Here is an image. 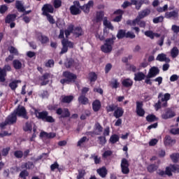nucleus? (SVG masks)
Wrapping results in <instances>:
<instances>
[{"label":"nucleus","instance_id":"25","mask_svg":"<svg viewBox=\"0 0 179 179\" xmlns=\"http://www.w3.org/2000/svg\"><path fill=\"white\" fill-rule=\"evenodd\" d=\"M145 78H146V76L142 72L136 73L134 74V80L136 82H141V80H143Z\"/></svg>","mask_w":179,"mask_h":179},{"label":"nucleus","instance_id":"55","mask_svg":"<svg viewBox=\"0 0 179 179\" xmlns=\"http://www.w3.org/2000/svg\"><path fill=\"white\" fill-rule=\"evenodd\" d=\"M14 156L17 157V159H22L23 157V152L20 150L15 151Z\"/></svg>","mask_w":179,"mask_h":179},{"label":"nucleus","instance_id":"5","mask_svg":"<svg viewBox=\"0 0 179 179\" xmlns=\"http://www.w3.org/2000/svg\"><path fill=\"white\" fill-rule=\"evenodd\" d=\"M16 121H17V117L15 115L14 112H13V113L6 118L4 122L0 124V128H1V129H4L6 125H13V124H15Z\"/></svg>","mask_w":179,"mask_h":179},{"label":"nucleus","instance_id":"9","mask_svg":"<svg viewBox=\"0 0 179 179\" xmlns=\"http://www.w3.org/2000/svg\"><path fill=\"white\" fill-rule=\"evenodd\" d=\"M171 98V95L169 93H166L165 94H163V93H159L158 95V99H159V100L162 101L163 107L167 106V101H169Z\"/></svg>","mask_w":179,"mask_h":179},{"label":"nucleus","instance_id":"33","mask_svg":"<svg viewBox=\"0 0 179 179\" xmlns=\"http://www.w3.org/2000/svg\"><path fill=\"white\" fill-rule=\"evenodd\" d=\"M23 129L24 131H25V132H31V129H33V122H27V123H25Z\"/></svg>","mask_w":179,"mask_h":179},{"label":"nucleus","instance_id":"30","mask_svg":"<svg viewBox=\"0 0 179 179\" xmlns=\"http://www.w3.org/2000/svg\"><path fill=\"white\" fill-rule=\"evenodd\" d=\"M78 103H80V104L86 105L89 103V99L86 97L85 94H81L78 97Z\"/></svg>","mask_w":179,"mask_h":179},{"label":"nucleus","instance_id":"38","mask_svg":"<svg viewBox=\"0 0 179 179\" xmlns=\"http://www.w3.org/2000/svg\"><path fill=\"white\" fill-rule=\"evenodd\" d=\"M15 7L19 12H24V7L23 6V3L20 1H15Z\"/></svg>","mask_w":179,"mask_h":179},{"label":"nucleus","instance_id":"39","mask_svg":"<svg viewBox=\"0 0 179 179\" xmlns=\"http://www.w3.org/2000/svg\"><path fill=\"white\" fill-rule=\"evenodd\" d=\"M110 85L112 87V89H117L118 88V86H120V83H118V80L113 78L110 80Z\"/></svg>","mask_w":179,"mask_h":179},{"label":"nucleus","instance_id":"24","mask_svg":"<svg viewBox=\"0 0 179 179\" xmlns=\"http://www.w3.org/2000/svg\"><path fill=\"white\" fill-rule=\"evenodd\" d=\"M36 37L39 41L42 43V44H45V43H48V37L45 36H43V34L40 32L36 34Z\"/></svg>","mask_w":179,"mask_h":179},{"label":"nucleus","instance_id":"34","mask_svg":"<svg viewBox=\"0 0 179 179\" xmlns=\"http://www.w3.org/2000/svg\"><path fill=\"white\" fill-rule=\"evenodd\" d=\"M95 135H100L101 132H103V127L99 123H96L94 126V131Z\"/></svg>","mask_w":179,"mask_h":179},{"label":"nucleus","instance_id":"19","mask_svg":"<svg viewBox=\"0 0 179 179\" xmlns=\"http://www.w3.org/2000/svg\"><path fill=\"white\" fill-rule=\"evenodd\" d=\"M19 83H22V81L20 80H14L8 84V86L11 89V90L15 92V90L17 89V85H19Z\"/></svg>","mask_w":179,"mask_h":179},{"label":"nucleus","instance_id":"44","mask_svg":"<svg viewBox=\"0 0 179 179\" xmlns=\"http://www.w3.org/2000/svg\"><path fill=\"white\" fill-rule=\"evenodd\" d=\"M139 20H141V18L138 16L134 20H127V24H129L130 26H136L138 23H139Z\"/></svg>","mask_w":179,"mask_h":179},{"label":"nucleus","instance_id":"45","mask_svg":"<svg viewBox=\"0 0 179 179\" xmlns=\"http://www.w3.org/2000/svg\"><path fill=\"white\" fill-rule=\"evenodd\" d=\"M131 3L133 5L136 6V9H137L138 10H139V9H141V6H142V1H141V0H139V1L131 0Z\"/></svg>","mask_w":179,"mask_h":179},{"label":"nucleus","instance_id":"12","mask_svg":"<svg viewBox=\"0 0 179 179\" xmlns=\"http://www.w3.org/2000/svg\"><path fill=\"white\" fill-rule=\"evenodd\" d=\"M43 15H50L49 13H54V7L51 4H44L42 8Z\"/></svg>","mask_w":179,"mask_h":179},{"label":"nucleus","instance_id":"57","mask_svg":"<svg viewBox=\"0 0 179 179\" xmlns=\"http://www.w3.org/2000/svg\"><path fill=\"white\" fill-rule=\"evenodd\" d=\"M167 9H169V6L167 4L164 5L163 7H158L157 8V12L159 13H163V12H166V10H167Z\"/></svg>","mask_w":179,"mask_h":179},{"label":"nucleus","instance_id":"18","mask_svg":"<svg viewBox=\"0 0 179 179\" xmlns=\"http://www.w3.org/2000/svg\"><path fill=\"white\" fill-rule=\"evenodd\" d=\"M164 143L165 146H173V145L176 144V140L171 138L170 136H166L164 138Z\"/></svg>","mask_w":179,"mask_h":179},{"label":"nucleus","instance_id":"59","mask_svg":"<svg viewBox=\"0 0 179 179\" xmlns=\"http://www.w3.org/2000/svg\"><path fill=\"white\" fill-rule=\"evenodd\" d=\"M117 108V106L111 104L106 107V110L108 111V113H111V111H114V110H115Z\"/></svg>","mask_w":179,"mask_h":179},{"label":"nucleus","instance_id":"14","mask_svg":"<svg viewBox=\"0 0 179 179\" xmlns=\"http://www.w3.org/2000/svg\"><path fill=\"white\" fill-rule=\"evenodd\" d=\"M165 17L166 19H178V10H176L171 12H166L165 13Z\"/></svg>","mask_w":179,"mask_h":179},{"label":"nucleus","instance_id":"29","mask_svg":"<svg viewBox=\"0 0 179 179\" xmlns=\"http://www.w3.org/2000/svg\"><path fill=\"white\" fill-rule=\"evenodd\" d=\"M149 15H150V9L146 8L138 13V17L143 19V17H146V16H149Z\"/></svg>","mask_w":179,"mask_h":179},{"label":"nucleus","instance_id":"62","mask_svg":"<svg viewBox=\"0 0 179 179\" xmlns=\"http://www.w3.org/2000/svg\"><path fill=\"white\" fill-rule=\"evenodd\" d=\"M62 44L63 45V48H62V51L60 52V55H62V54H65V52H68V48L65 45V43L62 41Z\"/></svg>","mask_w":179,"mask_h":179},{"label":"nucleus","instance_id":"42","mask_svg":"<svg viewBox=\"0 0 179 179\" xmlns=\"http://www.w3.org/2000/svg\"><path fill=\"white\" fill-rule=\"evenodd\" d=\"M104 16V13L103 11L98 12L96 13V17L95 19V22L96 23H100L101 20H103V17Z\"/></svg>","mask_w":179,"mask_h":179},{"label":"nucleus","instance_id":"2","mask_svg":"<svg viewBox=\"0 0 179 179\" xmlns=\"http://www.w3.org/2000/svg\"><path fill=\"white\" fill-rule=\"evenodd\" d=\"M34 114L38 120H42L45 122H55V120L52 116L48 115L46 110L39 112L38 110L34 109Z\"/></svg>","mask_w":179,"mask_h":179},{"label":"nucleus","instance_id":"40","mask_svg":"<svg viewBox=\"0 0 179 179\" xmlns=\"http://www.w3.org/2000/svg\"><path fill=\"white\" fill-rule=\"evenodd\" d=\"M16 19V15L11 14L8 15L6 18V23H12V22H15Z\"/></svg>","mask_w":179,"mask_h":179},{"label":"nucleus","instance_id":"11","mask_svg":"<svg viewBox=\"0 0 179 179\" xmlns=\"http://www.w3.org/2000/svg\"><path fill=\"white\" fill-rule=\"evenodd\" d=\"M172 173H179V166L178 165H170L166 169V174L169 177L173 176Z\"/></svg>","mask_w":179,"mask_h":179},{"label":"nucleus","instance_id":"41","mask_svg":"<svg viewBox=\"0 0 179 179\" xmlns=\"http://www.w3.org/2000/svg\"><path fill=\"white\" fill-rule=\"evenodd\" d=\"M21 168L22 169H34V164L31 162H28L27 163H24L22 164Z\"/></svg>","mask_w":179,"mask_h":179},{"label":"nucleus","instance_id":"50","mask_svg":"<svg viewBox=\"0 0 179 179\" xmlns=\"http://www.w3.org/2000/svg\"><path fill=\"white\" fill-rule=\"evenodd\" d=\"M85 174H86V171L85 169L78 170V175L77 176V179H81L85 177Z\"/></svg>","mask_w":179,"mask_h":179},{"label":"nucleus","instance_id":"28","mask_svg":"<svg viewBox=\"0 0 179 179\" xmlns=\"http://www.w3.org/2000/svg\"><path fill=\"white\" fill-rule=\"evenodd\" d=\"M122 85L124 87H132V85H134V81L131 80L130 78H126L122 80Z\"/></svg>","mask_w":179,"mask_h":179},{"label":"nucleus","instance_id":"8","mask_svg":"<svg viewBox=\"0 0 179 179\" xmlns=\"http://www.w3.org/2000/svg\"><path fill=\"white\" fill-rule=\"evenodd\" d=\"M121 170L123 174H129V162L125 158H123L121 162Z\"/></svg>","mask_w":179,"mask_h":179},{"label":"nucleus","instance_id":"21","mask_svg":"<svg viewBox=\"0 0 179 179\" xmlns=\"http://www.w3.org/2000/svg\"><path fill=\"white\" fill-rule=\"evenodd\" d=\"M56 135L55 133H47L45 131H41L40 134L41 138H46L47 139H52V138H55Z\"/></svg>","mask_w":179,"mask_h":179},{"label":"nucleus","instance_id":"15","mask_svg":"<svg viewBox=\"0 0 179 179\" xmlns=\"http://www.w3.org/2000/svg\"><path fill=\"white\" fill-rule=\"evenodd\" d=\"M173 117H176V113L171 109H167L165 113L162 115V118L164 120H169V118H173Z\"/></svg>","mask_w":179,"mask_h":179},{"label":"nucleus","instance_id":"26","mask_svg":"<svg viewBox=\"0 0 179 179\" xmlns=\"http://www.w3.org/2000/svg\"><path fill=\"white\" fill-rule=\"evenodd\" d=\"M101 107V102L100 100L96 99L92 102V108L94 111H99Z\"/></svg>","mask_w":179,"mask_h":179},{"label":"nucleus","instance_id":"36","mask_svg":"<svg viewBox=\"0 0 179 179\" xmlns=\"http://www.w3.org/2000/svg\"><path fill=\"white\" fill-rule=\"evenodd\" d=\"M13 65L15 69H21L22 66H23V64L20 60L15 59L13 62Z\"/></svg>","mask_w":179,"mask_h":179},{"label":"nucleus","instance_id":"17","mask_svg":"<svg viewBox=\"0 0 179 179\" xmlns=\"http://www.w3.org/2000/svg\"><path fill=\"white\" fill-rule=\"evenodd\" d=\"M144 34L145 36H146V37H149V38H151V40H153L155 37H156L157 38H159V37H160V34L155 33L150 30L145 31Z\"/></svg>","mask_w":179,"mask_h":179},{"label":"nucleus","instance_id":"49","mask_svg":"<svg viewBox=\"0 0 179 179\" xmlns=\"http://www.w3.org/2000/svg\"><path fill=\"white\" fill-rule=\"evenodd\" d=\"M146 120L148 122H155V121H156V120H157V118L154 115H148L146 117Z\"/></svg>","mask_w":179,"mask_h":179},{"label":"nucleus","instance_id":"53","mask_svg":"<svg viewBox=\"0 0 179 179\" xmlns=\"http://www.w3.org/2000/svg\"><path fill=\"white\" fill-rule=\"evenodd\" d=\"M147 169L149 173H153V171H156V170H157V166L155 164H151L148 166Z\"/></svg>","mask_w":179,"mask_h":179},{"label":"nucleus","instance_id":"52","mask_svg":"<svg viewBox=\"0 0 179 179\" xmlns=\"http://www.w3.org/2000/svg\"><path fill=\"white\" fill-rule=\"evenodd\" d=\"M62 43H65V45L68 48L69 47V48H73V43L66 40V39H63L62 41Z\"/></svg>","mask_w":179,"mask_h":179},{"label":"nucleus","instance_id":"16","mask_svg":"<svg viewBox=\"0 0 179 179\" xmlns=\"http://www.w3.org/2000/svg\"><path fill=\"white\" fill-rule=\"evenodd\" d=\"M159 72L160 71L157 67H152L150 69L148 75L150 78H155V76H157V75H159Z\"/></svg>","mask_w":179,"mask_h":179},{"label":"nucleus","instance_id":"31","mask_svg":"<svg viewBox=\"0 0 179 179\" xmlns=\"http://www.w3.org/2000/svg\"><path fill=\"white\" fill-rule=\"evenodd\" d=\"M95 37L96 38H99V40H100L101 41H103L104 40V36H103V34L101 32V29L97 28L95 31Z\"/></svg>","mask_w":179,"mask_h":179},{"label":"nucleus","instance_id":"51","mask_svg":"<svg viewBox=\"0 0 179 179\" xmlns=\"http://www.w3.org/2000/svg\"><path fill=\"white\" fill-rule=\"evenodd\" d=\"M171 160L173 162V163H177V161L179 160V154L175 153L172 154L170 156Z\"/></svg>","mask_w":179,"mask_h":179},{"label":"nucleus","instance_id":"27","mask_svg":"<svg viewBox=\"0 0 179 179\" xmlns=\"http://www.w3.org/2000/svg\"><path fill=\"white\" fill-rule=\"evenodd\" d=\"M114 14L118 15L114 18L113 22H121V19H122V15L124 14V11H122V10H117L115 11Z\"/></svg>","mask_w":179,"mask_h":179},{"label":"nucleus","instance_id":"23","mask_svg":"<svg viewBox=\"0 0 179 179\" xmlns=\"http://www.w3.org/2000/svg\"><path fill=\"white\" fill-rule=\"evenodd\" d=\"M114 117L115 118H120V117H122L124 115V109L121 107H117L113 113Z\"/></svg>","mask_w":179,"mask_h":179},{"label":"nucleus","instance_id":"22","mask_svg":"<svg viewBox=\"0 0 179 179\" xmlns=\"http://www.w3.org/2000/svg\"><path fill=\"white\" fill-rule=\"evenodd\" d=\"M157 61H159L160 62H169L170 59L167 57V55L164 53L159 54L157 57Z\"/></svg>","mask_w":179,"mask_h":179},{"label":"nucleus","instance_id":"56","mask_svg":"<svg viewBox=\"0 0 179 179\" xmlns=\"http://www.w3.org/2000/svg\"><path fill=\"white\" fill-rule=\"evenodd\" d=\"M103 24L107 27L108 29H110V30H113L114 29V27L111 24V22H110L107 20H103Z\"/></svg>","mask_w":179,"mask_h":179},{"label":"nucleus","instance_id":"35","mask_svg":"<svg viewBox=\"0 0 179 179\" xmlns=\"http://www.w3.org/2000/svg\"><path fill=\"white\" fill-rule=\"evenodd\" d=\"M97 173L102 178H104L107 176V169L106 167H102L99 169H97Z\"/></svg>","mask_w":179,"mask_h":179},{"label":"nucleus","instance_id":"63","mask_svg":"<svg viewBox=\"0 0 179 179\" xmlns=\"http://www.w3.org/2000/svg\"><path fill=\"white\" fill-rule=\"evenodd\" d=\"M57 26L59 29H62L63 27H65V22L63 20H58L57 22Z\"/></svg>","mask_w":179,"mask_h":179},{"label":"nucleus","instance_id":"7","mask_svg":"<svg viewBox=\"0 0 179 179\" xmlns=\"http://www.w3.org/2000/svg\"><path fill=\"white\" fill-rule=\"evenodd\" d=\"M80 3L78 1H76L73 2V5L71 6L70 10L71 15H79L80 13Z\"/></svg>","mask_w":179,"mask_h":179},{"label":"nucleus","instance_id":"37","mask_svg":"<svg viewBox=\"0 0 179 179\" xmlns=\"http://www.w3.org/2000/svg\"><path fill=\"white\" fill-rule=\"evenodd\" d=\"M178 55H179L178 48L173 47L171 50V57H172V58H177V57H178Z\"/></svg>","mask_w":179,"mask_h":179},{"label":"nucleus","instance_id":"32","mask_svg":"<svg viewBox=\"0 0 179 179\" xmlns=\"http://www.w3.org/2000/svg\"><path fill=\"white\" fill-rule=\"evenodd\" d=\"M61 100H62V103H71V101H72V100H73V96H71V95H70V96L63 95L61 97Z\"/></svg>","mask_w":179,"mask_h":179},{"label":"nucleus","instance_id":"60","mask_svg":"<svg viewBox=\"0 0 179 179\" xmlns=\"http://www.w3.org/2000/svg\"><path fill=\"white\" fill-rule=\"evenodd\" d=\"M9 51L10 54H14L15 55H19V52H17V49H16L15 47L11 46L9 48Z\"/></svg>","mask_w":179,"mask_h":179},{"label":"nucleus","instance_id":"64","mask_svg":"<svg viewBox=\"0 0 179 179\" xmlns=\"http://www.w3.org/2000/svg\"><path fill=\"white\" fill-rule=\"evenodd\" d=\"M171 30L172 31H173V33H176L177 34L178 33H179V26L172 25Z\"/></svg>","mask_w":179,"mask_h":179},{"label":"nucleus","instance_id":"4","mask_svg":"<svg viewBox=\"0 0 179 179\" xmlns=\"http://www.w3.org/2000/svg\"><path fill=\"white\" fill-rule=\"evenodd\" d=\"M63 79L60 80V83L64 85L65 83L69 84L72 83V82H75L78 76L76 74H73L71 71H64L63 72Z\"/></svg>","mask_w":179,"mask_h":179},{"label":"nucleus","instance_id":"13","mask_svg":"<svg viewBox=\"0 0 179 179\" xmlns=\"http://www.w3.org/2000/svg\"><path fill=\"white\" fill-rule=\"evenodd\" d=\"M143 107V102H136V113L139 117H143L145 115V110L142 108Z\"/></svg>","mask_w":179,"mask_h":179},{"label":"nucleus","instance_id":"3","mask_svg":"<svg viewBox=\"0 0 179 179\" xmlns=\"http://www.w3.org/2000/svg\"><path fill=\"white\" fill-rule=\"evenodd\" d=\"M115 38V36H113L112 38L106 39L104 44L101 47V51L105 54L111 52V51H113V46L114 45V41Z\"/></svg>","mask_w":179,"mask_h":179},{"label":"nucleus","instance_id":"47","mask_svg":"<svg viewBox=\"0 0 179 179\" xmlns=\"http://www.w3.org/2000/svg\"><path fill=\"white\" fill-rule=\"evenodd\" d=\"M124 37H127V34L125 33V31L120 29L117 32V38L119 39L124 38Z\"/></svg>","mask_w":179,"mask_h":179},{"label":"nucleus","instance_id":"1","mask_svg":"<svg viewBox=\"0 0 179 179\" xmlns=\"http://www.w3.org/2000/svg\"><path fill=\"white\" fill-rule=\"evenodd\" d=\"M64 33L66 37H69L71 33H73L76 37H80V36H83V29H82L80 27H73V24H71L68 26Z\"/></svg>","mask_w":179,"mask_h":179},{"label":"nucleus","instance_id":"54","mask_svg":"<svg viewBox=\"0 0 179 179\" xmlns=\"http://www.w3.org/2000/svg\"><path fill=\"white\" fill-rule=\"evenodd\" d=\"M53 5L55 9H58V8H61L62 5V1L61 0H55L53 2Z\"/></svg>","mask_w":179,"mask_h":179},{"label":"nucleus","instance_id":"10","mask_svg":"<svg viewBox=\"0 0 179 179\" xmlns=\"http://www.w3.org/2000/svg\"><path fill=\"white\" fill-rule=\"evenodd\" d=\"M56 113L57 115H61L60 118H67L71 116V113H69V110L68 108H58L56 110Z\"/></svg>","mask_w":179,"mask_h":179},{"label":"nucleus","instance_id":"61","mask_svg":"<svg viewBox=\"0 0 179 179\" xmlns=\"http://www.w3.org/2000/svg\"><path fill=\"white\" fill-rule=\"evenodd\" d=\"M164 19V16H159L158 17H155L153 19V23H160L163 22Z\"/></svg>","mask_w":179,"mask_h":179},{"label":"nucleus","instance_id":"6","mask_svg":"<svg viewBox=\"0 0 179 179\" xmlns=\"http://www.w3.org/2000/svg\"><path fill=\"white\" fill-rule=\"evenodd\" d=\"M13 113L15 115H17L18 117H22L25 120H29V116H27V111L26 110V108L24 106H19L17 108H16L13 111Z\"/></svg>","mask_w":179,"mask_h":179},{"label":"nucleus","instance_id":"46","mask_svg":"<svg viewBox=\"0 0 179 179\" xmlns=\"http://www.w3.org/2000/svg\"><path fill=\"white\" fill-rule=\"evenodd\" d=\"M109 141L112 143H117V142L120 141V136H118L117 134L112 135Z\"/></svg>","mask_w":179,"mask_h":179},{"label":"nucleus","instance_id":"43","mask_svg":"<svg viewBox=\"0 0 179 179\" xmlns=\"http://www.w3.org/2000/svg\"><path fill=\"white\" fill-rule=\"evenodd\" d=\"M6 76V71H5V70H3V69L0 68V82H5V80H6V79L5 78V77Z\"/></svg>","mask_w":179,"mask_h":179},{"label":"nucleus","instance_id":"20","mask_svg":"<svg viewBox=\"0 0 179 179\" xmlns=\"http://www.w3.org/2000/svg\"><path fill=\"white\" fill-rule=\"evenodd\" d=\"M93 1H90L87 4L81 6L82 10H83L85 13H89V12H90V8L93 6Z\"/></svg>","mask_w":179,"mask_h":179},{"label":"nucleus","instance_id":"58","mask_svg":"<svg viewBox=\"0 0 179 179\" xmlns=\"http://www.w3.org/2000/svg\"><path fill=\"white\" fill-rule=\"evenodd\" d=\"M73 64H75L73 59H69L67 60V62L65 63V66L66 68H71V66H73Z\"/></svg>","mask_w":179,"mask_h":179},{"label":"nucleus","instance_id":"48","mask_svg":"<svg viewBox=\"0 0 179 179\" xmlns=\"http://www.w3.org/2000/svg\"><path fill=\"white\" fill-rule=\"evenodd\" d=\"M88 78L90 82H96L97 80V75L95 73H90L88 76Z\"/></svg>","mask_w":179,"mask_h":179}]
</instances>
